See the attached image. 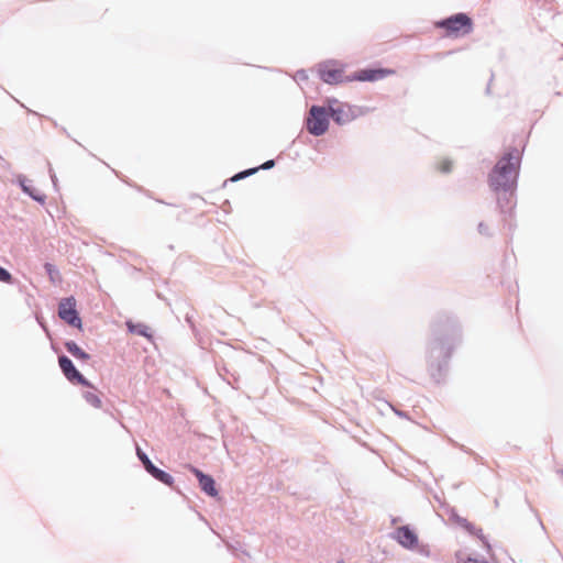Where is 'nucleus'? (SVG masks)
I'll list each match as a JSON object with an SVG mask.
<instances>
[{
	"mask_svg": "<svg viewBox=\"0 0 563 563\" xmlns=\"http://www.w3.org/2000/svg\"><path fill=\"white\" fill-rule=\"evenodd\" d=\"M521 154L519 150H511L499 158L489 175L490 188L501 194L498 203L503 211L515 207L514 190L520 166Z\"/></svg>",
	"mask_w": 563,
	"mask_h": 563,
	"instance_id": "1",
	"label": "nucleus"
},
{
	"mask_svg": "<svg viewBox=\"0 0 563 563\" xmlns=\"http://www.w3.org/2000/svg\"><path fill=\"white\" fill-rule=\"evenodd\" d=\"M435 26L443 29L446 36L459 37L468 34L472 31L473 22L468 15L457 13L445 20L437 22Z\"/></svg>",
	"mask_w": 563,
	"mask_h": 563,
	"instance_id": "2",
	"label": "nucleus"
},
{
	"mask_svg": "<svg viewBox=\"0 0 563 563\" xmlns=\"http://www.w3.org/2000/svg\"><path fill=\"white\" fill-rule=\"evenodd\" d=\"M330 110L324 107L312 106L307 118V130L319 136L325 133L329 126Z\"/></svg>",
	"mask_w": 563,
	"mask_h": 563,
	"instance_id": "3",
	"label": "nucleus"
},
{
	"mask_svg": "<svg viewBox=\"0 0 563 563\" xmlns=\"http://www.w3.org/2000/svg\"><path fill=\"white\" fill-rule=\"evenodd\" d=\"M320 78L330 85H336L344 81H352V77L344 75L343 66L335 62L321 64L318 68Z\"/></svg>",
	"mask_w": 563,
	"mask_h": 563,
	"instance_id": "4",
	"label": "nucleus"
},
{
	"mask_svg": "<svg viewBox=\"0 0 563 563\" xmlns=\"http://www.w3.org/2000/svg\"><path fill=\"white\" fill-rule=\"evenodd\" d=\"M58 316L68 324L81 328V319L76 310V301L73 297L63 299L58 305Z\"/></svg>",
	"mask_w": 563,
	"mask_h": 563,
	"instance_id": "5",
	"label": "nucleus"
},
{
	"mask_svg": "<svg viewBox=\"0 0 563 563\" xmlns=\"http://www.w3.org/2000/svg\"><path fill=\"white\" fill-rule=\"evenodd\" d=\"M136 454L141 462L144 465V468L157 481L172 486L174 483V478L166 472L157 468L148 459V456L140 449L137 448Z\"/></svg>",
	"mask_w": 563,
	"mask_h": 563,
	"instance_id": "6",
	"label": "nucleus"
},
{
	"mask_svg": "<svg viewBox=\"0 0 563 563\" xmlns=\"http://www.w3.org/2000/svg\"><path fill=\"white\" fill-rule=\"evenodd\" d=\"M395 74L389 68L361 69L352 76V80L377 81Z\"/></svg>",
	"mask_w": 563,
	"mask_h": 563,
	"instance_id": "7",
	"label": "nucleus"
},
{
	"mask_svg": "<svg viewBox=\"0 0 563 563\" xmlns=\"http://www.w3.org/2000/svg\"><path fill=\"white\" fill-rule=\"evenodd\" d=\"M58 364L67 379L89 386L88 380L76 369L73 362L67 356H59Z\"/></svg>",
	"mask_w": 563,
	"mask_h": 563,
	"instance_id": "8",
	"label": "nucleus"
},
{
	"mask_svg": "<svg viewBox=\"0 0 563 563\" xmlns=\"http://www.w3.org/2000/svg\"><path fill=\"white\" fill-rule=\"evenodd\" d=\"M395 539L405 548L413 549L418 545V536L408 526L396 529Z\"/></svg>",
	"mask_w": 563,
	"mask_h": 563,
	"instance_id": "9",
	"label": "nucleus"
},
{
	"mask_svg": "<svg viewBox=\"0 0 563 563\" xmlns=\"http://www.w3.org/2000/svg\"><path fill=\"white\" fill-rule=\"evenodd\" d=\"M191 471L198 478L201 489L210 496H217L218 490L216 488V483L213 478L209 475L203 474L198 468L192 467Z\"/></svg>",
	"mask_w": 563,
	"mask_h": 563,
	"instance_id": "10",
	"label": "nucleus"
},
{
	"mask_svg": "<svg viewBox=\"0 0 563 563\" xmlns=\"http://www.w3.org/2000/svg\"><path fill=\"white\" fill-rule=\"evenodd\" d=\"M66 350L76 358L81 361H88L90 358L89 354L86 353L82 349H80L77 343L69 341L65 343Z\"/></svg>",
	"mask_w": 563,
	"mask_h": 563,
	"instance_id": "11",
	"label": "nucleus"
},
{
	"mask_svg": "<svg viewBox=\"0 0 563 563\" xmlns=\"http://www.w3.org/2000/svg\"><path fill=\"white\" fill-rule=\"evenodd\" d=\"M330 117L339 124H344L349 122L350 115L342 109H333L329 108Z\"/></svg>",
	"mask_w": 563,
	"mask_h": 563,
	"instance_id": "12",
	"label": "nucleus"
},
{
	"mask_svg": "<svg viewBox=\"0 0 563 563\" xmlns=\"http://www.w3.org/2000/svg\"><path fill=\"white\" fill-rule=\"evenodd\" d=\"M86 401L95 408H101L102 401L100 397L93 391H86L84 394Z\"/></svg>",
	"mask_w": 563,
	"mask_h": 563,
	"instance_id": "13",
	"label": "nucleus"
},
{
	"mask_svg": "<svg viewBox=\"0 0 563 563\" xmlns=\"http://www.w3.org/2000/svg\"><path fill=\"white\" fill-rule=\"evenodd\" d=\"M126 325L132 333H137L139 335L151 338V335L147 332L148 328L146 325L133 324L131 322H128Z\"/></svg>",
	"mask_w": 563,
	"mask_h": 563,
	"instance_id": "14",
	"label": "nucleus"
},
{
	"mask_svg": "<svg viewBox=\"0 0 563 563\" xmlns=\"http://www.w3.org/2000/svg\"><path fill=\"white\" fill-rule=\"evenodd\" d=\"M437 168L441 173H450L452 170V162L449 158H442L438 162Z\"/></svg>",
	"mask_w": 563,
	"mask_h": 563,
	"instance_id": "15",
	"label": "nucleus"
},
{
	"mask_svg": "<svg viewBox=\"0 0 563 563\" xmlns=\"http://www.w3.org/2000/svg\"><path fill=\"white\" fill-rule=\"evenodd\" d=\"M455 522L466 530L471 531L473 529V525L465 518H461L459 516H454Z\"/></svg>",
	"mask_w": 563,
	"mask_h": 563,
	"instance_id": "16",
	"label": "nucleus"
},
{
	"mask_svg": "<svg viewBox=\"0 0 563 563\" xmlns=\"http://www.w3.org/2000/svg\"><path fill=\"white\" fill-rule=\"evenodd\" d=\"M11 280H12L11 274L3 267H0V282L11 283Z\"/></svg>",
	"mask_w": 563,
	"mask_h": 563,
	"instance_id": "17",
	"label": "nucleus"
},
{
	"mask_svg": "<svg viewBox=\"0 0 563 563\" xmlns=\"http://www.w3.org/2000/svg\"><path fill=\"white\" fill-rule=\"evenodd\" d=\"M257 169H258V168H252V169H249V170L242 172V173H240V174L235 175V176L232 178V180H238V179L244 178V177H246V176H249V175H252V174H254Z\"/></svg>",
	"mask_w": 563,
	"mask_h": 563,
	"instance_id": "18",
	"label": "nucleus"
},
{
	"mask_svg": "<svg viewBox=\"0 0 563 563\" xmlns=\"http://www.w3.org/2000/svg\"><path fill=\"white\" fill-rule=\"evenodd\" d=\"M478 230H479V232H481L482 234H486V235H488V234H489V228H488V225H487V224H485V223H483V222H481V223L478 224Z\"/></svg>",
	"mask_w": 563,
	"mask_h": 563,
	"instance_id": "19",
	"label": "nucleus"
},
{
	"mask_svg": "<svg viewBox=\"0 0 563 563\" xmlns=\"http://www.w3.org/2000/svg\"><path fill=\"white\" fill-rule=\"evenodd\" d=\"M274 164H275V163H274V161H267L266 163H264V164L261 166V168L268 169V168L273 167V166H274Z\"/></svg>",
	"mask_w": 563,
	"mask_h": 563,
	"instance_id": "20",
	"label": "nucleus"
}]
</instances>
